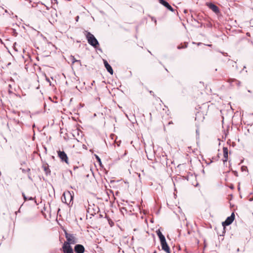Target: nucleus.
Returning a JSON list of instances; mask_svg holds the SVG:
<instances>
[{
  "mask_svg": "<svg viewBox=\"0 0 253 253\" xmlns=\"http://www.w3.org/2000/svg\"><path fill=\"white\" fill-rule=\"evenodd\" d=\"M58 156L62 162H65L68 164V158L67 154L64 151H58L57 152Z\"/></svg>",
  "mask_w": 253,
  "mask_h": 253,
  "instance_id": "6",
  "label": "nucleus"
},
{
  "mask_svg": "<svg viewBox=\"0 0 253 253\" xmlns=\"http://www.w3.org/2000/svg\"><path fill=\"white\" fill-rule=\"evenodd\" d=\"M150 93L151 94H152V93H153V91H150ZM153 95H154V94H153Z\"/></svg>",
  "mask_w": 253,
  "mask_h": 253,
  "instance_id": "23",
  "label": "nucleus"
},
{
  "mask_svg": "<svg viewBox=\"0 0 253 253\" xmlns=\"http://www.w3.org/2000/svg\"><path fill=\"white\" fill-rule=\"evenodd\" d=\"M235 218V214L233 212L232 213L230 216L228 217L226 219L222 222V226L224 227V228H225V226H228L231 224L232 222L233 221Z\"/></svg>",
  "mask_w": 253,
  "mask_h": 253,
  "instance_id": "5",
  "label": "nucleus"
},
{
  "mask_svg": "<svg viewBox=\"0 0 253 253\" xmlns=\"http://www.w3.org/2000/svg\"><path fill=\"white\" fill-rule=\"evenodd\" d=\"M79 18V16H77V17H76V21H78Z\"/></svg>",
  "mask_w": 253,
  "mask_h": 253,
  "instance_id": "22",
  "label": "nucleus"
},
{
  "mask_svg": "<svg viewBox=\"0 0 253 253\" xmlns=\"http://www.w3.org/2000/svg\"><path fill=\"white\" fill-rule=\"evenodd\" d=\"M33 200V198L32 197H29L28 199V200Z\"/></svg>",
  "mask_w": 253,
  "mask_h": 253,
  "instance_id": "20",
  "label": "nucleus"
},
{
  "mask_svg": "<svg viewBox=\"0 0 253 253\" xmlns=\"http://www.w3.org/2000/svg\"><path fill=\"white\" fill-rule=\"evenodd\" d=\"M22 196L23 197V198L24 199L25 201H26L27 200H28L29 199V197H26V196H25V194L24 193H22Z\"/></svg>",
  "mask_w": 253,
  "mask_h": 253,
  "instance_id": "18",
  "label": "nucleus"
},
{
  "mask_svg": "<svg viewBox=\"0 0 253 253\" xmlns=\"http://www.w3.org/2000/svg\"><path fill=\"white\" fill-rule=\"evenodd\" d=\"M73 195L71 193L70 191L64 192L62 197L61 200L63 203H66L69 205L73 201Z\"/></svg>",
  "mask_w": 253,
  "mask_h": 253,
  "instance_id": "2",
  "label": "nucleus"
},
{
  "mask_svg": "<svg viewBox=\"0 0 253 253\" xmlns=\"http://www.w3.org/2000/svg\"><path fill=\"white\" fill-rule=\"evenodd\" d=\"M239 249H237V252H239Z\"/></svg>",
  "mask_w": 253,
  "mask_h": 253,
  "instance_id": "28",
  "label": "nucleus"
},
{
  "mask_svg": "<svg viewBox=\"0 0 253 253\" xmlns=\"http://www.w3.org/2000/svg\"><path fill=\"white\" fill-rule=\"evenodd\" d=\"M68 244H63L62 249L64 253H74L73 249L70 245Z\"/></svg>",
  "mask_w": 253,
  "mask_h": 253,
  "instance_id": "7",
  "label": "nucleus"
},
{
  "mask_svg": "<svg viewBox=\"0 0 253 253\" xmlns=\"http://www.w3.org/2000/svg\"><path fill=\"white\" fill-rule=\"evenodd\" d=\"M246 68V66H244V69H245V68Z\"/></svg>",
  "mask_w": 253,
  "mask_h": 253,
  "instance_id": "29",
  "label": "nucleus"
},
{
  "mask_svg": "<svg viewBox=\"0 0 253 253\" xmlns=\"http://www.w3.org/2000/svg\"><path fill=\"white\" fill-rule=\"evenodd\" d=\"M46 81H47V82H50L49 80V79H46Z\"/></svg>",
  "mask_w": 253,
  "mask_h": 253,
  "instance_id": "24",
  "label": "nucleus"
},
{
  "mask_svg": "<svg viewBox=\"0 0 253 253\" xmlns=\"http://www.w3.org/2000/svg\"><path fill=\"white\" fill-rule=\"evenodd\" d=\"M65 237L67 239V242H65L64 244H68L67 245H70L71 244H75L77 242L76 239L73 234H69L65 232Z\"/></svg>",
  "mask_w": 253,
  "mask_h": 253,
  "instance_id": "3",
  "label": "nucleus"
},
{
  "mask_svg": "<svg viewBox=\"0 0 253 253\" xmlns=\"http://www.w3.org/2000/svg\"><path fill=\"white\" fill-rule=\"evenodd\" d=\"M103 63L107 71L111 75H113V70L112 67L109 64V63L106 60H103Z\"/></svg>",
  "mask_w": 253,
  "mask_h": 253,
  "instance_id": "11",
  "label": "nucleus"
},
{
  "mask_svg": "<svg viewBox=\"0 0 253 253\" xmlns=\"http://www.w3.org/2000/svg\"><path fill=\"white\" fill-rule=\"evenodd\" d=\"M208 46H211V44H208Z\"/></svg>",
  "mask_w": 253,
  "mask_h": 253,
  "instance_id": "26",
  "label": "nucleus"
},
{
  "mask_svg": "<svg viewBox=\"0 0 253 253\" xmlns=\"http://www.w3.org/2000/svg\"><path fill=\"white\" fill-rule=\"evenodd\" d=\"M186 47H187V45H185V46H181L180 45H179V46H177V48L180 49H181L182 48H185Z\"/></svg>",
  "mask_w": 253,
  "mask_h": 253,
  "instance_id": "19",
  "label": "nucleus"
},
{
  "mask_svg": "<svg viewBox=\"0 0 253 253\" xmlns=\"http://www.w3.org/2000/svg\"><path fill=\"white\" fill-rule=\"evenodd\" d=\"M159 2L161 4L163 5L164 6L167 7L169 10L171 11H173L174 9L173 8L169 5V4L164 0H159Z\"/></svg>",
  "mask_w": 253,
  "mask_h": 253,
  "instance_id": "10",
  "label": "nucleus"
},
{
  "mask_svg": "<svg viewBox=\"0 0 253 253\" xmlns=\"http://www.w3.org/2000/svg\"><path fill=\"white\" fill-rule=\"evenodd\" d=\"M160 241L162 250L166 252L167 253H170V249L167 243L166 238L162 239Z\"/></svg>",
  "mask_w": 253,
  "mask_h": 253,
  "instance_id": "4",
  "label": "nucleus"
},
{
  "mask_svg": "<svg viewBox=\"0 0 253 253\" xmlns=\"http://www.w3.org/2000/svg\"><path fill=\"white\" fill-rule=\"evenodd\" d=\"M72 61L73 63H74L75 62H78L80 64L81 63L80 60H76L74 56H72Z\"/></svg>",
  "mask_w": 253,
  "mask_h": 253,
  "instance_id": "16",
  "label": "nucleus"
},
{
  "mask_svg": "<svg viewBox=\"0 0 253 253\" xmlns=\"http://www.w3.org/2000/svg\"><path fill=\"white\" fill-rule=\"evenodd\" d=\"M84 34L86 37L87 42L89 44L94 47H96L99 45V42L95 37L86 31H84Z\"/></svg>",
  "mask_w": 253,
  "mask_h": 253,
  "instance_id": "1",
  "label": "nucleus"
},
{
  "mask_svg": "<svg viewBox=\"0 0 253 253\" xmlns=\"http://www.w3.org/2000/svg\"><path fill=\"white\" fill-rule=\"evenodd\" d=\"M42 167H43L44 171L46 175H48V174H49L50 173V170L48 168V166L44 165V166H43Z\"/></svg>",
  "mask_w": 253,
  "mask_h": 253,
  "instance_id": "14",
  "label": "nucleus"
},
{
  "mask_svg": "<svg viewBox=\"0 0 253 253\" xmlns=\"http://www.w3.org/2000/svg\"><path fill=\"white\" fill-rule=\"evenodd\" d=\"M156 233H157L158 236L159 237L160 240L165 238V237L162 234V233L160 231V230H157L156 231Z\"/></svg>",
  "mask_w": 253,
  "mask_h": 253,
  "instance_id": "13",
  "label": "nucleus"
},
{
  "mask_svg": "<svg viewBox=\"0 0 253 253\" xmlns=\"http://www.w3.org/2000/svg\"><path fill=\"white\" fill-rule=\"evenodd\" d=\"M95 157L97 160V161L99 163L100 165L101 164V159L100 158L96 155H95Z\"/></svg>",
  "mask_w": 253,
  "mask_h": 253,
  "instance_id": "17",
  "label": "nucleus"
},
{
  "mask_svg": "<svg viewBox=\"0 0 253 253\" xmlns=\"http://www.w3.org/2000/svg\"><path fill=\"white\" fill-rule=\"evenodd\" d=\"M201 115H202V113H200V112H198V113H197V114H196V118H195V119H196V120H199V121H200V120H201V121H203V120H204V117H203V118H202V119H200L199 118V117H200Z\"/></svg>",
  "mask_w": 253,
  "mask_h": 253,
  "instance_id": "15",
  "label": "nucleus"
},
{
  "mask_svg": "<svg viewBox=\"0 0 253 253\" xmlns=\"http://www.w3.org/2000/svg\"><path fill=\"white\" fill-rule=\"evenodd\" d=\"M249 201H253V198H250V199H249Z\"/></svg>",
  "mask_w": 253,
  "mask_h": 253,
  "instance_id": "21",
  "label": "nucleus"
},
{
  "mask_svg": "<svg viewBox=\"0 0 253 253\" xmlns=\"http://www.w3.org/2000/svg\"><path fill=\"white\" fill-rule=\"evenodd\" d=\"M74 250L77 253H84V248L83 245L78 244L75 246Z\"/></svg>",
  "mask_w": 253,
  "mask_h": 253,
  "instance_id": "9",
  "label": "nucleus"
},
{
  "mask_svg": "<svg viewBox=\"0 0 253 253\" xmlns=\"http://www.w3.org/2000/svg\"><path fill=\"white\" fill-rule=\"evenodd\" d=\"M157 253V251H154V253Z\"/></svg>",
  "mask_w": 253,
  "mask_h": 253,
  "instance_id": "27",
  "label": "nucleus"
},
{
  "mask_svg": "<svg viewBox=\"0 0 253 253\" xmlns=\"http://www.w3.org/2000/svg\"><path fill=\"white\" fill-rule=\"evenodd\" d=\"M223 162L224 164L228 160V150L227 147H224L223 148Z\"/></svg>",
  "mask_w": 253,
  "mask_h": 253,
  "instance_id": "12",
  "label": "nucleus"
},
{
  "mask_svg": "<svg viewBox=\"0 0 253 253\" xmlns=\"http://www.w3.org/2000/svg\"><path fill=\"white\" fill-rule=\"evenodd\" d=\"M196 133H199V131H198V130H196Z\"/></svg>",
  "mask_w": 253,
  "mask_h": 253,
  "instance_id": "25",
  "label": "nucleus"
},
{
  "mask_svg": "<svg viewBox=\"0 0 253 253\" xmlns=\"http://www.w3.org/2000/svg\"><path fill=\"white\" fill-rule=\"evenodd\" d=\"M207 5L215 13H218L219 12L218 7L212 3H207Z\"/></svg>",
  "mask_w": 253,
  "mask_h": 253,
  "instance_id": "8",
  "label": "nucleus"
}]
</instances>
